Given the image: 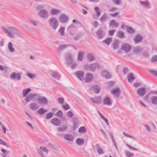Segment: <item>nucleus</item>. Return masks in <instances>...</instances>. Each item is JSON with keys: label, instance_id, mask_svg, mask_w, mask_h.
I'll list each match as a JSON object with an SVG mask.
<instances>
[{"label": "nucleus", "instance_id": "55", "mask_svg": "<svg viewBox=\"0 0 157 157\" xmlns=\"http://www.w3.org/2000/svg\"><path fill=\"white\" fill-rule=\"evenodd\" d=\"M47 146L50 148H52L54 149H56L57 147H56L55 145L54 144H52L50 143H48L47 145Z\"/></svg>", "mask_w": 157, "mask_h": 157}, {"label": "nucleus", "instance_id": "59", "mask_svg": "<svg viewBox=\"0 0 157 157\" xmlns=\"http://www.w3.org/2000/svg\"><path fill=\"white\" fill-rule=\"evenodd\" d=\"M149 72L155 76L157 77V71L153 70H150L149 71Z\"/></svg>", "mask_w": 157, "mask_h": 157}, {"label": "nucleus", "instance_id": "58", "mask_svg": "<svg viewBox=\"0 0 157 157\" xmlns=\"http://www.w3.org/2000/svg\"><path fill=\"white\" fill-rule=\"evenodd\" d=\"M0 144L6 146L7 147H10L9 145L6 143L4 140L1 139H0Z\"/></svg>", "mask_w": 157, "mask_h": 157}, {"label": "nucleus", "instance_id": "57", "mask_svg": "<svg viewBox=\"0 0 157 157\" xmlns=\"http://www.w3.org/2000/svg\"><path fill=\"white\" fill-rule=\"evenodd\" d=\"M57 101L59 103L63 105L64 102V99L63 98H57Z\"/></svg>", "mask_w": 157, "mask_h": 157}, {"label": "nucleus", "instance_id": "42", "mask_svg": "<svg viewBox=\"0 0 157 157\" xmlns=\"http://www.w3.org/2000/svg\"><path fill=\"white\" fill-rule=\"evenodd\" d=\"M44 7L43 5L40 4H38L36 5L35 7L36 10L37 11H39L43 9Z\"/></svg>", "mask_w": 157, "mask_h": 157}, {"label": "nucleus", "instance_id": "8", "mask_svg": "<svg viewBox=\"0 0 157 157\" xmlns=\"http://www.w3.org/2000/svg\"><path fill=\"white\" fill-rule=\"evenodd\" d=\"M10 77L13 79L19 80L21 79V74L19 73H16L15 72H13L11 74Z\"/></svg>", "mask_w": 157, "mask_h": 157}, {"label": "nucleus", "instance_id": "40", "mask_svg": "<svg viewBox=\"0 0 157 157\" xmlns=\"http://www.w3.org/2000/svg\"><path fill=\"white\" fill-rule=\"evenodd\" d=\"M8 48L9 51L11 52L14 51V49L13 47L12 44L11 42H9L8 44Z\"/></svg>", "mask_w": 157, "mask_h": 157}, {"label": "nucleus", "instance_id": "47", "mask_svg": "<svg viewBox=\"0 0 157 157\" xmlns=\"http://www.w3.org/2000/svg\"><path fill=\"white\" fill-rule=\"evenodd\" d=\"M112 39L111 37L103 41V42L109 45L112 42Z\"/></svg>", "mask_w": 157, "mask_h": 157}, {"label": "nucleus", "instance_id": "37", "mask_svg": "<svg viewBox=\"0 0 157 157\" xmlns=\"http://www.w3.org/2000/svg\"><path fill=\"white\" fill-rule=\"evenodd\" d=\"M152 103L155 105H157V96H153L151 98Z\"/></svg>", "mask_w": 157, "mask_h": 157}, {"label": "nucleus", "instance_id": "51", "mask_svg": "<svg viewBox=\"0 0 157 157\" xmlns=\"http://www.w3.org/2000/svg\"><path fill=\"white\" fill-rule=\"evenodd\" d=\"M139 2L141 4L146 8H147L149 5V4L148 2H143L140 1Z\"/></svg>", "mask_w": 157, "mask_h": 157}, {"label": "nucleus", "instance_id": "45", "mask_svg": "<svg viewBox=\"0 0 157 157\" xmlns=\"http://www.w3.org/2000/svg\"><path fill=\"white\" fill-rule=\"evenodd\" d=\"M109 25L110 26H117L118 25V23H116L114 20H112L110 21Z\"/></svg>", "mask_w": 157, "mask_h": 157}, {"label": "nucleus", "instance_id": "13", "mask_svg": "<svg viewBox=\"0 0 157 157\" xmlns=\"http://www.w3.org/2000/svg\"><path fill=\"white\" fill-rule=\"evenodd\" d=\"M143 39V37L140 34H137L135 37L134 40L136 44L141 42Z\"/></svg>", "mask_w": 157, "mask_h": 157}, {"label": "nucleus", "instance_id": "44", "mask_svg": "<svg viewBox=\"0 0 157 157\" xmlns=\"http://www.w3.org/2000/svg\"><path fill=\"white\" fill-rule=\"evenodd\" d=\"M32 95L31 94H29L25 98V101L26 102H29L31 100H32Z\"/></svg>", "mask_w": 157, "mask_h": 157}, {"label": "nucleus", "instance_id": "18", "mask_svg": "<svg viewBox=\"0 0 157 157\" xmlns=\"http://www.w3.org/2000/svg\"><path fill=\"white\" fill-rule=\"evenodd\" d=\"M91 101L95 104H99L101 101V98L100 97H96L95 98H92L90 99Z\"/></svg>", "mask_w": 157, "mask_h": 157}, {"label": "nucleus", "instance_id": "1", "mask_svg": "<svg viewBox=\"0 0 157 157\" xmlns=\"http://www.w3.org/2000/svg\"><path fill=\"white\" fill-rule=\"evenodd\" d=\"M49 25L54 30H56L59 26V22L56 18L52 17H50L48 21Z\"/></svg>", "mask_w": 157, "mask_h": 157}, {"label": "nucleus", "instance_id": "60", "mask_svg": "<svg viewBox=\"0 0 157 157\" xmlns=\"http://www.w3.org/2000/svg\"><path fill=\"white\" fill-rule=\"evenodd\" d=\"M62 107L65 110H67L70 109V107L67 104L63 105Z\"/></svg>", "mask_w": 157, "mask_h": 157}, {"label": "nucleus", "instance_id": "56", "mask_svg": "<svg viewBox=\"0 0 157 157\" xmlns=\"http://www.w3.org/2000/svg\"><path fill=\"white\" fill-rule=\"evenodd\" d=\"M28 21L29 22H30V23L33 24L34 26H36L37 25L36 21L34 20L29 19H28Z\"/></svg>", "mask_w": 157, "mask_h": 157}, {"label": "nucleus", "instance_id": "16", "mask_svg": "<svg viewBox=\"0 0 157 157\" xmlns=\"http://www.w3.org/2000/svg\"><path fill=\"white\" fill-rule=\"evenodd\" d=\"M78 118L76 117H74L72 118V121L73 124V130H75L78 127Z\"/></svg>", "mask_w": 157, "mask_h": 157}, {"label": "nucleus", "instance_id": "24", "mask_svg": "<svg viewBox=\"0 0 157 157\" xmlns=\"http://www.w3.org/2000/svg\"><path fill=\"white\" fill-rule=\"evenodd\" d=\"M64 137L65 140L70 141H73L74 139L72 135L70 134H65Z\"/></svg>", "mask_w": 157, "mask_h": 157}, {"label": "nucleus", "instance_id": "36", "mask_svg": "<svg viewBox=\"0 0 157 157\" xmlns=\"http://www.w3.org/2000/svg\"><path fill=\"white\" fill-rule=\"evenodd\" d=\"M118 40L117 39L115 40L112 44V45L114 49H117L118 47Z\"/></svg>", "mask_w": 157, "mask_h": 157}, {"label": "nucleus", "instance_id": "21", "mask_svg": "<svg viewBox=\"0 0 157 157\" xmlns=\"http://www.w3.org/2000/svg\"><path fill=\"white\" fill-rule=\"evenodd\" d=\"M95 146L96 147L97 152L99 155L103 154L104 153V151L102 148L101 147L100 145L98 144H96Z\"/></svg>", "mask_w": 157, "mask_h": 157}, {"label": "nucleus", "instance_id": "14", "mask_svg": "<svg viewBox=\"0 0 157 157\" xmlns=\"http://www.w3.org/2000/svg\"><path fill=\"white\" fill-rule=\"evenodd\" d=\"M146 92V90L144 87H141L138 88L137 90V94L141 97H142L144 95Z\"/></svg>", "mask_w": 157, "mask_h": 157}, {"label": "nucleus", "instance_id": "52", "mask_svg": "<svg viewBox=\"0 0 157 157\" xmlns=\"http://www.w3.org/2000/svg\"><path fill=\"white\" fill-rule=\"evenodd\" d=\"M58 32L60 33L62 36H63L64 35V28L63 27H61Z\"/></svg>", "mask_w": 157, "mask_h": 157}, {"label": "nucleus", "instance_id": "19", "mask_svg": "<svg viewBox=\"0 0 157 157\" xmlns=\"http://www.w3.org/2000/svg\"><path fill=\"white\" fill-rule=\"evenodd\" d=\"M101 74L102 76L106 79L110 78L111 76V75L109 73L105 71H101Z\"/></svg>", "mask_w": 157, "mask_h": 157}, {"label": "nucleus", "instance_id": "31", "mask_svg": "<svg viewBox=\"0 0 157 157\" xmlns=\"http://www.w3.org/2000/svg\"><path fill=\"white\" fill-rule=\"evenodd\" d=\"M107 17V15L105 13H104L100 19L101 22L102 23H104L106 21Z\"/></svg>", "mask_w": 157, "mask_h": 157}, {"label": "nucleus", "instance_id": "22", "mask_svg": "<svg viewBox=\"0 0 157 157\" xmlns=\"http://www.w3.org/2000/svg\"><path fill=\"white\" fill-rule=\"evenodd\" d=\"M50 12L52 15H57L59 14L61 12L59 10L53 8L51 9Z\"/></svg>", "mask_w": 157, "mask_h": 157}, {"label": "nucleus", "instance_id": "32", "mask_svg": "<svg viewBox=\"0 0 157 157\" xmlns=\"http://www.w3.org/2000/svg\"><path fill=\"white\" fill-rule=\"evenodd\" d=\"M8 29L9 31V32H10L14 33L17 34V30L13 27L9 26L8 28Z\"/></svg>", "mask_w": 157, "mask_h": 157}, {"label": "nucleus", "instance_id": "38", "mask_svg": "<svg viewBox=\"0 0 157 157\" xmlns=\"http://www.w3.org/2000/svg\"><path fill=\"white\" fill-rule=\"evenodd\" d=\"M92 89L97 93L99 92L100 88L98 87V85H94L92 86Z\"/></svg>", "mask_w": 157, "mask_h": 157}, {"label": "nucleus", "instance_id": "9", "mask_svg": "<svg viewBox=\"0 0 157 157\" xmlns=\"http://www.w3.org/2000/svg\"><path fill=\"white\" fill-rule=\"evenodd\" d=\"M131 48V46L128 44L124 43L122 44L121 49L125 51L126 52H128L130 51Z\"/></svg>", "mask_w": 157, "mask_h": 157}, {"label": "nucleus", "instance_id": "25", "mask_svg": "<svg viewBox=\"0 0 157 157\" xmlns=\"http://www.w3.org/2000/svg\"><path fill=\"white\" fill-rule=\"evenodd\" d=\"M29 108L33 110H36L38 109V105L36 103L33 102L29 105Z\"/></svg>", "mask_w": 157, "mask_h": 157}, {"label": "nucleus", "instance_id": "49", "mask_svg": "<svg viewBox=\"0 0 157 157\" xmlns=\"http://www.w3.org/2000/svg\"><path fill=\"white\" fill-rule=\"evenodd\" d=\"M2 153H1L0 154L3 157H6L7 156V151L5 149H2L1 150Z\"/></svg>", "mask_w": 157, "mask_h": 157}, {"label": "nucleus", "instance_id": "17", "mask_svg": "<svg viewBox=\"0 0 157 157\" xmlns=\"http://www.w3.org/2000/svg\"><path fill=\"white\" fill-rule=\"evenodd\" d=\"M93 76L91 73L87 74L85 79L86 82H92L93 79Z\"/></svg>", "mask_w": 157, "mask_h": 157}, {"label": "nucleus", "instance_id": "54", "mask_svg": "<svg viewBox=\"0 0 157 157\" xmlns=\"http://www.w3.org/2000/svg\"><path fill=\"white\" fill-rule=\"evenodd\" d=\"M127 31L128 32L130 33H132L135 32V30L131 27H129L127 28Z\"/></svg>", "mask_w": 157, "mask_h": 157}, {"label": "nucleus", "instance_id": "50", "mask_svg": "<svg viewBox=\"0 0 157 157\" xmlns=\"http://www.w3.org/2000/svg\"><path fill=\"white\" fill-rule=\"evenodd\" d=\"M53 113H48L46 114V118L47 119H50L53 117Z\"/></svg>", "mask_w": 157, "mask_h": 157}, {"label": "nucleus", "instance_id": "43", "mask_svg": "<svg viewBox=\"0 0 157 157\" xmlns=\"http://www.w3.org/2000/svg\"><path fill=\"white\" fill-rule=\"evenodd\" d=\"M47 111V110L44 109L43 108H41L37 111L38 114L42 115Z\"/></svg>", "mask_w": 157, "mask_h": 157}, {"label": "nucleus", "instance_id": "39", "mask_svg": "<svg viewBox=\"0 0 157 157\" xmlns=\"http://www.w3.org/2000/svg\"><path fill=\"white\" fill-rule=\"evenodd\" d=\"M142 50V48L139 46H137L133 48V51L135 53H139Z\"/></svg>", "mask_w": 157, "mask_h": 157}, {"label": "nucleus", "instance_id": "61", "mask_svg": "<svg viewBox=\"0 0 157 157\" xmlns=\"http://www.w3.org/2000/svg\"><path fill=\"white\" fill-rule=\"evenodd\" d=\"M82 34L81 33H78L77 35H76L75 37H74V39L75 40H78L80 37L81 36Z\"/></svg>", "mask_w": 157, "mask_h": 157}, {"label": "nucleus", "instance_id": "27", "mask_svg": "<svg viewBox=\"0 0 157 157\" xmlns=\"http://www.w3.org/2000/svg\"><path fill=\"white\" fill-rule=\"evenodd\" d=\"M127 77L128 82L130 83L132 82L135 79L134 75L132 73H129Z\"/></svg>", "mask_w": 157, "mask_h": 157}, {"label": "nucleus", "instance_id": "53", "mask_svg": "<svg viewBox=\"0 0 157 157\" xmlns=\"http://www.w3.org/2000/svg\"><path fill=\"white\" fill-rule=\"evenodd\" d=\"M56 116L60 118L61 117L63 116V113L61 110H59L56 114Z\"/></svg>", "mask_w": 157, "mask_h": 157}, {"label": "nucleus", "instance_id": "23", "mask_svg": "<svg viewBox=\"0 0 157 157\" xmlns=\"http://www.w3.org/2000/svg\"><path fill=\"white\" fill-rule=\"evenodd\" d=\"M104 104L110 105L112 104L111 99L109 97H105L103 101Z\"/></svg>", "mask_w": 157, "mask_h": 157}, {"label": "nucleus", "instance_id": "46", "mask_svg": "<svg viewBox=\"0 0 157 157\" xmlns=\"http://www.w3.org/2000/svg\"><path fill=\"white\" fill-rule=\"evenodd\" d=\"M94 10L96 12V15L98 18L101 14L99 9L98 7H96L94 8Z\"/></svg>", "mask_w": 157, "mask_h": 157}, {"label": "nucleus", "instance_id": "35", "mask_svg": "<svg viewBox=\"0 0 157 157\" xmlns=\"http://www.w3.org/2000/svg\"><path fill=\"white\" fill-rule=\"evenodd\" d=\"M84 142V140L80 138L77 139L76 140V143L78 145H83Z\"/></svg>", "mask_w": 157, "mask_h": 157}, {"label": "nucleus", "instance_id": "2", "mask_svg": "<svg viewBox=\"0 0 157 157\" xmlns=\"http://www.w3.org/2000/svg\"><path fill=\"white\" fill-rule=\"evenodd\" d=\"M38 15L41 18L47 19L49 16V14L47 10L42 9L38 12Z\"/></svg>", "mask_w": 157, "mask_h": 157}, {"label": "nucleus", "instance_id": "64", "mask_svg": "<svg viewBox=\"0 0 157 157\" xmlns=\"http://www.w3.org/2000/svg\"><path fill=\"white\" fill-rule=\"evenodd\" d=\"M157 61V55L154 56L151 59V62H154Z\"/></svg>", "mask_w": 157, "mask_h": 157}, {"label": "nucleus", "instance_id": "48", "mask_svg": "<svg viewBox=\"0 0 157 157\" xmlns=\"http://www.w3.org/2000/svg\"><path fill=\"white\" fill-rule=\"evenodd\" d=\"M86 131V129L85 127L82 126L80 127L78 130V132L79 133L85 132Z\"/></svg>", "mask_w": 157, "mask_h": 157}, {"label": "nucleus", "instance_id": "34", "mask_svg": "<svg viewBox=\"0 0 157 157\" xmlns=\"http://www.w3.org/2000/svg\"><path fill=\"white\" fill-rule=\"evenodd\" d=\"M67 125H64L58 127L57 128V129L59 131L63 132L66 131L67 130Z\"/></svg>", "mask_w": 157, "mask_h": 157}, {"label": "nucleus", "instance_id": "30", "mask_svg": "<svg viewBox=\"0 0 157 157\" xmlns=\"http://www.w3.org/2000/svg\"><path fill=\"white\" fill-rule=\"evenodd\" d=\"M31 94L32 97V100L33 101H38V98L40 97V94Z\"/></svg>", "mask_w": 157, "mask_h": 157}, {"label": "nucleus", "instance_id": "62", "mask_svg": "<svg viewBox=\"0 0 157 157\" xmlns=\"http://www.w3.org/2000/svg\"><path fill=\"white\" fill-rule=\"evenodd\" d=\"M40 150L46 152L47 153L48 152V150L46 147L43 146H40Z\"/></svg>", "mask_w": 157, "mask_h": 157}, {"label": "nucleus", "instance_id": "5", "mask_svg": "<svg viewBox=\"0 0 157 157\" xmlns=\"http://www.w3.org/2000/svg\"><path fill=\"white\" fill-rule=\"evenodd\" d=\"M100 67V64L97 63L91 64L89 66L90 70L92 72L94 71L96 69H98Z\"/></svg>", "mask_w": 157, "mask_h": 157}, {"label": "nucleus", "instance_id": "6", "mask_svg": "<svg viewBox=\"0 0 157 157\" xmlns=\"http://www.w3.org/2000/svg\"><path fill=\"white\" fill-rule=\"evenodd\" d=\"M38 102L40 105H46L48 103V101L46 98L44 96L41 97L40 95L38 100Z\"/></svg>", "mask_w": 157, "mask_h": 157}, {"label": "nucleus", "instance_id": "11", "mask_svg": "<svg viewBox=\"0 0 157 157\" xmlns=\"http://www.w3.org/2000/svg\"><path fill=\"white\" fill-rule=\"evenodd\" d=\"M51 122L56 126H59L61 123V121L56 118L52 119L51 121Z\"/></svg>", "mask_w": 157, "mask_h": 157}, {"label": "nucleus", "instance_id": "4", "mask_svg": "<svg viewBox=\"0 0 157 157\" xmlns=\"http://www.w3.org/2000/svg\"><path fill=\"white\" fill-rule=\"evenodd\" d=\"M111 94L116 96V98H118L120 95L121 91L118 87H114L111 90Z\"/></svg>", "mask_w": 157, "mask_h": 157}, {"label": "nucleus", "instance_id": "15", "mask_svg": "<svg viewBox=\"0 0 157 157\" xmlns=\"http://www.w3.org/2000/svg\"><path fill=\"white\" fill-rule=\"evenodd\" d=\"M1 28L4 33H7L8 36L11 38H13L14 37V35L6 29L4 27L2 26Z\"/></svg>", "mask_w": 157, "mask_h": 157}, {"label": "nucleus", "instance_id": "26", "mask_svg": "<svg viewBox=\"0 0 157 157\" xmlns=\"http://www.w3.org/2000/svg\"><path fill=\"white\" fill-rule=\"evenodd\" d=\"M31 89L30 88L24 89L22 91V96L23 97H25L27 96L28 93L30 92Z\"/></svg>", "mask_w": 157, "mask_h": 157}, {"label": "nucleus", "instance_id": "12", "mask_svg": "<svg viewBox=\"0 0 157 157\" xmlns=\"http://www.w3.org/2000/svg\"><path fill=\"white\" fill-rule=\"evenodd\" d=\"M76 76L80 80L83 81L84 80V73L83 71H78L75 72Z\"/></svg>", "mask_w": 157, "mask_h": 157}, {"label": "nucleus", "instance_id": "10", "mask_svg": "<svg viewBox=\"0 0 157 157\" xmlns=\"http://www.w3.org/2000/svg\"><path fill=\"white\" fill-rule=\"evenodd\" d=\"M68 17L64 14H61L59 17V21L62 23H65L68 21Z\"/></svg>", "mask_w": 157, "mask_h": 157}, {"label": "nucleus", "instance_id": "41", "mask_svg": "<svg viewBox=\"0 0 157 157\" xmlns=\"http://www.w3.org/2000/svg\"><path fill=\"white\" fill-rule=\"evenodd\" d=\"M117 36L121 39H123L125 37L124 33L121 31H118L117 32Z\"/></svg>", "mask_w": 157, "mask_h": 157}, {"label": "nucleus", "instance_id": "3", "mask_svg": "<svg viewBox=\"0 0 157 157\" xmlns=\"http://www.w3.org/2000/svg\"><path fill=\"white\" fill-rule=\"evenodd\" d=\"M95 34L98 39H101L104 36L105 33L103 29L99 28L95 32Z\"/></svg>", "mask_w": 157, "mask_h": 157}, {"label": "nucleus", "instance_id": "20", "mask_svg": "<svg viewBox=\"0 0 157 157\" xmlns=\"http://www.w3.org/2000/svg\"><path fill=\"white\" fill-rule=\"evenodd\" d=\"M69 46V44H62L59 46L58 48V54L60 55L62 52L66 48L67 46Z\"/></svg>", "mask_w": 157, "mask_h": 157}, {"label": "nucleus", "instance_id": "29", "mask_svg": "<svg viewBox=\"0 0 157 157\" xmlns=\"http://www.w3.org/2000/svg\"><path fill=\"white\" fill-rule=\"evenodd\" d=\"M52 76L54 78L59 80L61 77V75L57 72H52Z\"/></svg>", "mask_w": 157, "mask_h": 157}, {"label": "nucleus", "instance_id": "7", "mask_svg": "<svg viewBox=\"0 0 157 157\" xmlns=\"http://www.w3.org/2000/svg\"><path fill=\"white\" fill-rule=\"evenodd\" d=\"M65 59L67 61L66 63L67 66L69 65L73 60L71 54L69 52L66 54Z\"/></svg>", "mask_w": 157, "mask_h": 157}, {"label": "nucleus", "instance_id": "28", "mask_svg": "<svg viewBox=\"0 0 157 157\" xmlns=\"http://www.w3.org/2000/svg\"><path fill=\"white\" fill-rule=\"evenodd\" d=\"M84 54V52L81 51L78 52V61H81L82 60Z\"/></svg>", "mask_w": 157, "mask_h": 157}, {"label": "nucleus", "instance_id": "33", "mask_svg": "<svg viewBox=\"0 0 157 157\" xmlns=\"http://www.w3.org/2000/svg\"><path fill=\"white\" fill-rule=\"evenodd\" d=\"M87 59L90 61H92L94 59V55L91 53H88L87 55Z\"/></svg>", "mask_w": 157, "mask_h": 157}, {"label": "nucleus", "instance_id": "63", "mask_svg": "<svg viewBox=\"0 0 157 157\" xmlns=\"http://www.w3.org/2000/svg\"><path fill=\"white\" fill-rule=\"evenodd\" d=\"M71 68L72 69H75L76 68V63L75 62H74L73 61V60L71 62Z\"/></svg>", "mask_w": 157, "mask_h": 157}]
</instances>
